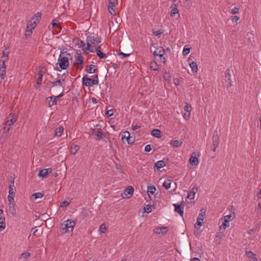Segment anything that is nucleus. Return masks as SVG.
<instances>
[{
    "instance_id": "nucleus-10",
    "label": "nucleus",
    "mask_w": 261,
    "mask_h": 261,
    "mask_svg": "<svg viewBox=\"0 0 261 261\" xmlns=\"http://www.w3.org/2000/svg\"><path fill=\"white\" fill-rule=\"evenodd\" d=\"M212 141H213V147L211 148V150L213 151H216V148L219 144L220 140L219 137L218 135L217 130H215L214 132L213 135L212 137Z\"/></svg>"
},
{
    "instance_id": "nucleus-34",
    "label": "nucleus",
    "mask_w": 261,
    "mask_h": 261,
    "mask_svg": "<svg viewBox=\"0 0 261 261\" xmlns=\"http://www.w3.org/2000/svg\"><path fill=\"white\" fill-rule=\"evenodd\" d=\"M233 218H234V216L231 214H229V215L224 216L223 220L225 222H229L230 221L232 220Z\"/></svg>"
},
{
    "instance_id": "nucleus-3",
    "label": "nucleus",
    "mask_w": 261,
    "mask_h": 261,
    "mask_svg": "<svg viewBox=\"0 0 261 261\" xmlns=\"http://www.w3.org/2000/svg\"><path fill=\"white\" fill-rule=\"evenodd\" d=\"M42 13L40 12H37L31 18V20L27 23V29H30V31H27L29 32V34L32 33V29H34L36 27V24L39 22Z\"/></svg>"
},
{
    "instance_id": "nucleus-48",
    "label": "nucleus",
    "mask_w": 261,
    "mask_h": 261,
    "mask_svg": "<svg viewBox=\"0 0 261 261\" xmlns=\"http://www.w3.org/2000/svg\"><path fill=\"white\" fill-rule=\"evenodd\" d=\"M7 60H3L2 63L0 64V70H6V66L5 64V62Z\"/></svg>"
},
{
    "instance_id": "nucleus-8",
    "label": "nucleus",
    "mask_w": 261,
    "mask_h": 261,
    "mask_svg": "<svg viewBox=\"0 0 261 261\" xmlns=\"http://www.w3.org/2000/svg\"><path fill=\"white\" fill-rule=\"evenodd\" d=\"M234 80V75L233 71L228 69L225 72L224 85L227 88L232 86V82Z\"/></svg>"
},
{
    "instance_id": "nucleus-14",
    "label": "nucleus",
    "mask_w": 261,
    "mask_h": 261,
    "mask_svg": "<svg viewBox=\"0 0 261 261\" xmlns=\"http://www.w3.org/2000/svg\"><path fill=\"white\" fill-rule=\"evenodd\" d=\"M8 211L13 216H15L16 215V210L15 208L16 204L14 202V199H11V200H8Z\"/></svg>"
},
{
    "instance_id": "nucleus-17",
    "label": "nucleus",
    "mask_w": 261,
    "mask_h": 261,
    "mask_svg": "<svg viewBox=\"0 0 261 261\" xmlns=\"http://www.w3.org/2000/svg\"><path fill=\"white\" fill-rule=\"evenodd\" d=\"M51 172V168L44 169L40 170L38 173L39 177H42L43 178L47 177V176Z\"/></svg>"
},
{
    "instance_id": "nucleus-5",
    "label": "nucleus",
    "mask_w": 261,
    "mask_h": 261,
    "mask_svg": "<svg viewBox=\"0 0 261 261\" xmlns=\"http://www.w3.org/2000/svg\"><path fill=\"white\" fill-rule=\"evenodd\" d=\"M93 79L89 78L86 75L82 78V83L83 86H90L98 84V74H96L92 75Z\"/></svg>"
},
{
    "instance_id": "nucleus-2",
    "label": "nucleus",
    "mask_w": 261,
    "mask_h": 261,
    "mask_svg": "<svg viewBox=\"0 0 261 261\" xmlns=\"http://www.w3.org/2000/svg\"><path fill=\"white\" fill-rule=\"evenodd\" d=\"M151 47H153L155 49L153 52V55L154 58H156L158 57L159 60L160 62L165 63L166 58L164 57L165 54V50L162 46H158L157 43H152L151 44Z\"/></svg>"
},
{
    "instance_id": "nucleus-44",
    "label": "nucleus",
    "mask_w": 261,
    "mask_h": 261,
    "mask_svg": "<svg viewBox=\"0 0 261 261\" xmlns=\"http://www.w3.org/2000/svg\"><path fill=\"white\" fill-rule=\"evenodd\" d=\"M184 110L186 112H191V106L188 103H186V106L184 107Z\"/></svg>"
},
{
    "instance_id": "nucleus-64",
    "label": "nucleus",
    "mask_w": 261,
    "mask_h": 261,
    "mask_svg": "<svg viewBox=\"0 0 261 261\" xmlns=\"http://www.w3.org/2000/svg\"><path fill=\"white\" fill-rule=\"evenodd\" d=\"M42 81V77L39 76L36 81V85H41Z\"/></svg>"
},
{
    "instance_id": "nucleus-51",
    "label": "nucleus",
    "mask_w": 261,
    "mask_h": 261,
    "mask_svg": "<svg viewBox=\"0 0 261 261\" xmlns=\"http://www.w3.org/2000/svg\"><path fill=\"white\" fill-rule=\"evenodd\" d=\"M6 72V70H0V77L2 79H4L5 78Z\"/></svg>"
},
{
    "instance_id": "nucleus-55",
    "label": "nucleus",
    "mask_w": 261,
    "mask_h": 261,
    "mask_svg": "<svg viewBox=\"0 0 261 261\" xmlns=\"http://www.w3.org/2000/svg\"><path fill=\"white\" fill-rule=\"evenodd\" d=\"M30 256V253L29 252H24L21 254V257H23L25 259H27Z\"/></svg>"
},
{
    "instance_id": "nucleus-30",
    "label": "nucleus",
    "mask_w": 261,
    "mask_h": 261,
    "mask_svg": "<svg viewBox=\"0 0 261 261\" xmlns=\"http://www.w3.org/2000/svg\"><path fill=\"white\" fill-rule=\"evenodd\" d=\"M171 144L174 147H180L182 144V142L178 140H174L171 141Z\"/></svg>"
},
{
    "instance_id": "nucleus-15",
    "label": "nucleus",
    "mask_w": 261,
    "mask_h": 261,
    "mask_svg": "<svg viewBox=\"0 0 261 261\" xmlns=\"http://www.w3.org/2000/svg\"><path fill=\"white\" fill-rule=\"evenodd\" d=\"M10 119L8 120L6 122V125L9 126L12 125L17 120V115L15 114H10Z\"/></svg>"
},
{
    "instance_id": "nucleus-41",
    "label": "nucleus",
    "mask_w": 261,
    "mask_h": 261,
    "mask_svg": "<svg viewBox=\"0 0 261 261\" xmlns=\"http://www.w3.org/2000/svg\"><path fill=\"white\" fill-rule=\"evenodd\" d=\"M117 55L120 56L121 59H123L124 58L128 57L130 56L129 54H124L122 52H120L117 54Z\"/></svg>"
},
{
    "instance_id": "nucleus-38",
    "label": "nucleus",
    "mask_w": 261,
    "mask_h": 261,
    "mask_svg": "<svg viewBox=\"0 0 261 261\" xmlns=\"http://www.w3.org/2000/svg\"><path fill=\"white\" fill-rule=\"evenodd\" d=\"M116 111V110L114 109H112L109 110H108L106 113L105 115L107 116L108 117H111L113 115V114L114 112Z\"/></svg>"
},
{
    "instance_id": "nucleus-27",
    "label": "nucleus",
    "mask_w": 261,
    "mask_h": 261,
    "mask_svg": "<svg viewBox=\"0 0 261 261\" xmlns=\"http://www.w3.org/2000/svg\"><path fill=\"white\" fill-rule=\"evenodd\" d=\"M64 130V128L62 126H59L56 128L55 129V136L59 137L61 136Z\"/></svg>"
},
{
    "instance_id": "nucleus-19",
    "label": "nucleus",
    "mask_w": 261,
    "mask_h": 261,
    "mask_svg": "<svg viewBox=\"0 0 261 261\" xmlns=\"http://www.w3.org/2000/svg\"><path fill=\"white\" fill-rule=\"evenodd\" d=\"M246 256L250 259V261H258L256 255L252 251H246Z\"/></svg>"
},
{
    "instance_id": "nucleus-7",
    "label": "nucleus",
    "mask_w": 261,
    "mask_h": 261,
    "mask_svg": "<svg viewBox=\"0 0 261 261\" xmlns=\"http://www.w3.org/2000/svg\"><path fill=\"white\" fill-rule=\"evenodd\" d=\"M64 53H66L67 55H70L69 54L67 53V52L63 53L61 52V54L59 56V59H58V63L59 65V67L61 68V69H66L69 65V62L68 58L67 57H62V54H63Z\"/></svg>"
},
{
    "instance_id": "nucleus-54",
    "label": "nucleus",
    "mask_w": 261,
    "mask_h": 261,
    "mask_svg": "<svg viewBox=\"0 0 261 261\" xmlns=\"http://www.w3.org/2000/svg\"><path fill=\"white\" fill-rule=\"evenodd\" d=\"M106 229V226L105 224H101L99 228V230L100 231V232L101 233H104Z\"/></svg>"
},
{
    "instance_id": "nucleus-57",
    "label": "nucleus",
    "mask_w": 261,
    "mask_h": 261,
    "mask_svg": "<svg viewBox=\"0 0 261 261\" xmlns=\"http://www.w3.org/2000/svg\"><path fill=\"white\" fill-rule=\"evenodd\" d=\"M195 197V195H192V191H189L188 192V196H187V198L190 199H193Z\"/></svg>"
},
{
    "instance_id": "nucleus-16",
    "label": "nucleus",
    "mask_w": 261,
    "mask_h": 261,
    "mask_svg": "<svg viewBox=\"0 0 261 261\" xmlns=\"http://www.w3.org/2000/svg\"><path fill=\"white\" fill-rule=\"evenodd\" d=\"M168 228L166 226H163V227H156L155 229L154 232L156 234H160L162 233V234H165L168 231Z\"/></svg>"
},
{
    "instance_id": "nucleus-13",
    "label": "nucleus",
    "mask_w": 261,
    "mask_h": 261,
    "mask_svg": "<svg viewBox=\"0 0 261 261\" xmlns=\"http://www.w3.org/2000/svg\"><path fill=\"white\" fill-rule=\"evenodd\" d=\"M174 211L177 213L181 217L184 215V202L182 201L180 204H173Z\"/></svg>"
},
{
    "instance_id": "nucleus-49",
    "label": "nucleus",
    "mask_w": 261,
    "mask_h": 261,
    "mask_svg": "<svg viewBox=\"0 0 261 261\" xmlns=\"http://www.w3.org/2000/svg\"><path fill=\"white\" fill-rule=\"evenodd\" d=\"M78 42H77V44L81 46V47H82L83 48H84V47H86V44L84 42V41H82V40H79L78 39L77 40Z\"/></svg>"
},
{
    "instance_id": "nucleus-25",
    "label": "nucleus",
    "mask_w": 261,
    "mask_h": 261,
    "mask_svg": "<svg viewBox=\"0 0 261 261\" xmlns=\"http://www.w3.org/2000/svg\"><path fill=\"white\" fill-rule=\"evenodd\" d=\"M166 166L164 160L159 161L155 163V166L157 168L158 170H160L161 168Z\"/></svg>"
},
{
    "instance_id": "nucleus-29",
    "label": "nucleus",
    "mask_w": 261,
    "mask_h": 261,
    "mask_svg": "<svg viewBox=\"0 0 261 261\" xmlns=\"http://www.w3.org/2000/svg\"><path fill=\"white\" fill-rule=\"evenodd\" d=\"M43 194L41 193H40V192L35 193L32 195L31 199L33 201H34L38 198L43 197Z\"/></svg>"
},
{
    "instance_id": "nucleus-58",
    "label": "nucleus",
    "mask_w": 261,
    "mask_h": 261,
    "mask_svg": "<svg viewBox=\"0 0 261 261\" xmlns=\"http://www.w3.org/2000/svg\"><path fill=\"white\" fill-rule=\"evenodd\" d=\"M152 33L153 35H154L155 36H160V35L162 33V32L161 31V30H158V31H154L152 32Z\"/></svg>"
},
{
    "instance_id": "nucleus-33",
    "label": "nucleus",
    "mask_w": 261,
    "mask_h": 261,
    "mask_svg": "<svg viewBox=\"0 0 261 261\" xmlns=\"http://www.w3.org/2000/svg\"><path fill=\"white\" fill-rule=\"evenodd\" d=\"M80 149V146L77 145H74L71 147V153L75 154Z\"/></svg>"
},
{
    "instance_id": "nucleus-12",
    "label": "nucleus",
    "mask_w": 261,
    "mask_h": 261,
    "mask_svg": "<svg viewBox=\"0 0 261 261\" xmlns=\"http://www.w3.org/2000/svg\"><path fill=\"white\" fill-rule=\"evenodd\" d=\"M63 91H64V89H63L62 92L58 96H51L48 97L47 98V100H48V105L50 106L56 105L57 100L59 99L60 97H62L64 95Z\"/></svg>"
},
{
    "instance_id": "nucleus-35",
    "label": "nucleus",
    "mask_w": 261,
    "mask_h": 261,
    "mask_svg": "<svg viewBox=\"0 0 261 261\" xmlns=\"http://www.w3.org/2000/svg\"><path fill=\"white\" fill-rule=\"evenodd\" d=\"M163 77L165 81H167L168 83L170 82L171 75L169 73L165 72L163 74Z\"/></svg>"
},
{
    "instance_id": "nucleus-1",
    "label": "nucleus",
    "mask_w": 261,
    "mask_h": 261,
    "mask_svg": "<svg viewBox=\"0 0 261 261\" xmlns=\"http://www.w3.org/2000/svg\"><path fill=\"white\" fill-rule=\"evenodd\" d=\"M86 41V47H84V48L82 49L84 53L86 55L88 54V51L91 53L94 52V50L91 48V47L93 46H96V44H98L99 43H100L101 38L98 37L97 35L91 34L90 35L87 36Z\"/></svg>"
},
{
    "instance_id": "nucleus-61",
    "label": "nucleus",
    "mask_w": 261,
    "mask_h": 261,
    "mask_svg": "<svg viewBox=\"0 0 261 261\" xmlns=\"http://www.w3.org/2000/svg\"><path fill=\"white\" fill-rule=\"evenodd\" d=\"M151 150V146L150 145H147L145 147V152H149L150 150Z\"/></svg>"
},
{
    "instance_id": "nucleus-11",
    "label": "nucleus",
    "mask_w": 261,
    "mask_h": 261,
    "mask_svg": "<svg viewBox=\"0 0 261 261\" xmlns=\"http://www.w3.org/2000/svg\"><path fill=\"white\" fill-rule=\"evenodd\" d=\"M74 65L76 67L77 69L82 70L83 68L84 58L81 55L75 57Z\"/></svg>"
},
{
    "instance_id": "nucleus-20",
    "label": "nucleus",
    "mask_w": 261,
    "mask_h": 261,
    "mask_svg": "<svg viewBox=\"0 0 261 261\" xmlns=\"http://www.w3.org/2000/svg\"><path fill=\"white\" fill-rule=\"evenodd\" d=\"M190 164L192 166H196L199 163L198 159L196 156L195 152H193L189 160Z\"/></svg>"
},
{
    "instance_id": "nucleus-9",
    "label": "nucleus",
    "mask_w": 261,
    "mask_h": 261,
    "mask_svg": "<svg viewBox=\"0 0 261 261\" xmlns=\"http://www.w3.org/2000/svg\"><path fill=\"white\" fill-rule=\"evenodd\" d=\"M8 189L9 195L8 196V200H14L16 192V188L14 186V178L9 181Z\"/></svg>"
},
{
    "instance_id": "nucleus-42",
    "label": "nucleus",
    "mask_w": 261,
    "mask_h": 261,
    "mask_svg": "<svg viewBox=\"0 0 261 261\" xmlns=\"http://www.w3.org/2000/svg\"><path fill=\"white\" fill-rule=\"evenodd\" d=\"M190 52V48L186 47V46L184 47L182 54L184 56L188 55Z\"/></svg>"
},
{
    "instance_id": "nucleus-60",
    "label": "nucleus",
    "mask_w": 261,
    "mask_h": 261,
    "mask_svg": "<svg viewBox=\"0 0 261 261\" xmlns=\"http://www.w3.org/2000/svg\"><path fill=\"white\" fill-rule=\"evenodd\" d=\"M191 191L193 195H195L196 193L198 191V188L197 187H193Z\"/></svg>"
},
{
    "instance_id": "nucleus-22",
    "label": "nucleus",
    "mask_w": 261,
    "mask_h": 261,
    "mask_svg": "<svg viewBox=\"0 0 261 261\" xmlns=\"http://www.w3.org/2000/svg\"><path fill=\"white\" fill-rule=\"evenodd\" d=\"M98 71V69L96 67V66L94 65H90L88 66V68L85 69V71L89 73H93L97 72Z\"/></svg>"
},
{
    "instance_id": "nucleus-18",
    "label": "nucleus",
    "mask_w": 261,
    "mask_h": 261,
    "mask_svg": "<svg viewBox=\"0 0 261 261\" xmlns=\"http://www.w3.org/2000/svg\"><path fill=\"white\" fill-rule=\"evenodd\" d=\"M115 0H109L108 10L111 14L115 13Z\"/></svg>"
},
{
    "instance_id": "nucleus-47",
    "label": "nucleus",
    "mask_w": 261,
    "mask_h": 261,
    "mask_svg": "<svg viewBox=\"0 0 261 261\" xmlns=\"http://www.w3.org/2000/svg\"><path fill=\"white\" fill-rule=\"evenodd\" d=\"M150 207H151L150 205L147 204L144 206V209L145 212H146L147 213H149L151 212Z\"/></svg>"
},
{
    "instance_id": "nucleus-26",
    "label": "nucleus",
    "mask_w": 261,
    "mask_h": 261,
    "mask_svg": "<svg viewBox=\"0 0 261 261\" xmlns=\"http://www.w3.org/2000/svg\"><path fill=\"white\" fill-rule=\"evenodd\" d=\"M246 39H247L249 42L251 43L254 41V34L252 33H248L246 34Z\"/></svg>"
},
{
    "instance_id": "nucleus-63",
    "label": "nucleus",
    "mask_w": 261,
    "mask_h": 261,
    "mask_svg": "<svg viewBox=\"0 0 261 261\" xmlns=\"http://www.w3.org/2000/svg\"><path fill=\"white\" fill-rule=\"evenodd\" d=\"M128 144H132L133 143H134V139H132L130 136H129V138H128L127 140H126Z\"/></svg>"
},
{
    "instance_id": "nucleus-39",
    "label": "nucleus",
    "mask_w": 261,
    "mask_h": 261,
    "mask_svg": "<svg viewBox=\"0 0 261 261\" xmlns=\"http://www.w3.org/2000/svg\"><path fill=\"white\" fill-rule=\"evenodd\" d=\"M0 223H5V218L3 211L0 208Z\"/></svg>"
},
{
    "instance_id": "nucleus-36",
    "label": "nucleus",
    "mask_w": 261,
    "mask_h": 261,
    "mask_svg": "<svg viewBox=\"0 0 261 261\" xmlns=\"http://www.w3.org/2000/svg\"><path fill=\"white\" fill-rule=\"evenodd\" d=\"M156 190V188L154 186L148 187L147 192L151 194H154Z\"/></svg>"
},
{
    "instance_id": "nucleus-40",
    "label": "nucleus",
    "mask_w": 261,
    "mask_h": 261,
    "mask_svg": "<svg viewBox=\"0 0 261 261\" xmlns=\"http://www.w3.org/2000/svg\"><path fill=\"white\" fill-rule=\"evenodd\" d=\"M178 13V10L177 8H172L171 10V16H173Z\"/></svg>"
},
{
    "instance_id": "nucleus-21",
    "label": "nucleus",
    "mask_w": 261,
    "mask_h": 261,
    "mask_svg": "<svg viewBox=\"0 0 261 261\" xmlns=\"http://www.w3.org/2000/svg\"><path fill=\"white\" fill-rule=\"evenodd\" d=\"M50 85L51 86L50 87H53L55 86L59 85L62 86L63 88L65 87V84L63 83L61 80H57L54 82H49V84H47V87H48Z\"/></svg>"
},
{
    "instance_id": "nucleus-62",
    "label": "nucleus",
    "mask_w": 261,
    "mask_h": 261,
    "mask_svg": "<svg viewBox=\"0 0 261 261\" xmlns=\"http://www.w3.org/2000/svg\"><path fill=\"white\" fill-rule=\"evenodd\" d=\"M239 10V8H238L237 7H234V8L231 9V13L232 14H237L238 13Z\"/></svg>"
},
{
    "instance_id": "nucleus-59",
    "label": "nucleus",
    "mask_w": 261,
    "mask_h": 261,
    "mask_svg": "<svg viewBox=\"0 0 261 261\" xmlns=\"http://www.w3.org/2000/svg\"><path fill=\"white\" fill-rule=\"evenodd\" d=\"M190 115H191V112H186L184 114V117L186 120H187L188 119H189L190 118Z\"/></svg>"
},
{
    "instance_id": "nucleus-45",
    "label": "nucleus",
    "mask_w": 261,
    "mask_h": 261,
    "mask_svg": "<svg viewBox=\"0 0 261 261\" xmlns=\"http://www.w3.org/2000/svg\"><path fill=\"white\" fill-rule=\"evenodd\" d=\"M97 56L100 59H103L106 57V55L105 53H102L101 51H98V53H96Z\"/></svg>"
},
{
    "instance_id": "nucleus-52",
    "label": "nucleus",
    "mask_w": 261,
    "mask_h": 261,
    "mask_svg": "<svg viewBox=\"0 0 261 261\" xmlns=\"http://www.w3.org/2000/svg\"><path fill=\"white\" fill-rule=\"evenodd\" d=\"M8 51L7 53H6L5 50L3 51V58H4L3 60L7 61L8 60Z\"/></svg>"
},
{
    "instance_id": "nucleus-28",
    "label": "nucleus",
    "mask_w": 261,
    "mask_h": 261,
    "mask_svg": "<svg viewBox=\"0 0 261 261\" xmlns=\"http://www.w3.org/2000/svg\"><path fill=\"white\" fill-rule=\"evenodd\" d=\"M190 66L191 68L192 71L194 73H196L198 70L197 64L196 62L193 61L190 63Z\"/></svg>"
},
{
    "instance_id": "nucleus-37",
    "label": "nucleus",
    "mask_w": 261,
    "mask_h": 261,
    "mask_svg": "<svg viewBox=\"0 0 261 261\" xmlns=\"http://www.w3.org/2000/svg\"><path fill=\"white\" fill-rule=\"evenodd\" d=\"M130 136V133L128 131H125L123 132V134L121 136L122 140H124V139H126L127 140L128 138H129Z\"/></svg>"
},
{
    "instance_id": "nucleus-32",
    "label": "nucleus",
    "mask_w": 261,
    "mask_h": 261,
    "mask_svg": "<svg viewBox=\"0 0 261 261\" xmlns=\"http://www.w3.org/2000/svg\"><path fill=\"white\" fill-rule=\"evenodd\" d=\"M171 180L170 179H167L165 180L163 184V186L167 190L169 189L171 187Z\"/></svg>"
},
{
    "instance_id": "nucleus-46",
    "label": "nucleus",
    "mask_w": 261,
    "mask_h": 261,
    "mask_svg": "<svg viewBox=\"0 0 261 261\" xmlns=\"http://www.w3.org/2000/svg\"><path fill=\"white\" fill-rule=\"evenodd\" d=\"M228 226H229V222H225L224 221L223 222L222 224L220 226V228L225 229Z\"/></svg>"
},
{
    "instance_id": "nucleus-53",
    "label": "nucleus",
    "mask_w": 261,
    "mask_h": 261,
    "mask_svg": "<svg viewBox=\"0 0 261 261\" xmlns=\"http://www.w3.org/2000/svg\"><path fill=\"white\" fill-rule=\"evenodd\" d=\"M202 225V222L199 220H197V222L195 224V228L198 229Z\"/></svg>"
},
{
    "instance_id": "nucleus-56",
    "label": "nucleus",
    "mask_w": 261,
    "mask_h": 261,
    "mask_svg": "<svg viewBox=\"0 0 261 261\" xmlns=\"http://www.w3.org/2000/svg\"><path fill=\"white\" fill-rule=\"evenodd\" d=\"M69 203L67 201H64L61 203L60 206L62 207H67L69 205Z\"/></svg>"
},
{
    "instance_id": "nucleus-31",
    "label": "nucleus",
    "mask_w": 261,
    "mask_h": 261,
    "mask_svg": "<svg viewBox=\"0 0 261 261\" xmlns=\"http://www.w3.org/2000/svg\"><path fill=\"white\" fill-rule=\"evenodd\" d=\"M150 67L151 69L154 71L159 70V65L155 62H151L150 64Z\"/></svg>"
},
{
    "instance_id": "nucleus-24",
    "label": "nucleus",
    "mask_w": 261,
    "mask_h": 261,
    "mask_svg": "<svg viewBox=\"0 0 261 261\" xmlns=\"http://www.w3.org/2000/svg\"><path fill=\"white\" fill-rule=\"evenodd\" d=\"M151 135L153 137L160 138L161 137V132L159 129H153L151 132Z\"/></svg>"
},
{
    "instance_id": "nucleus-43",
    "label": "nucleus",
    "mask_w": 261,
    "mask_h": 261,
    "mask_svg": "<svg viewBox=\"0 0 261 261\" xmlns=\"http://www.w3.org/2000/svg\"><path fill=\"white\" fill-rule=\"evenodd\" d=\"M205 215V212H203V213H200L198 217H197V220H199V221H203L204 218V216Z\"/></svg>"
},
{
    "instance_id": "nucleus-6",
    "label": "nucleus",
    "mask_w": 261,
    "mask_h": 261,
    "mask_svg": "<svg viewBox=\"0 0 261 261\" xmlns=\"http://www.w3.org/2000/svg\"><path fill=\"white\" fill-rule=\"evenodd\" d=\"M75 225V223L74 221L71 220H67L65 221V223L61 224L60 229L63 231V233L68 232H72Z\"/></svg>"
},
{
    "instance_id": "nucleus-23",
    "label": "nucleus",
    "mask_w": 261,
    "mask_h": 261,
    "mask_svg": "<svg viewBox=\"0 0 261 261\" xmlns=\"http://www.w3.org/2000/svg\"><path fill=\"white\" fill-rule=\"evenodd\" d=\"M134 191V188L132 186H129L124 190V194L126 196L127 198H129L133 195Z\"/></svg>"
},
{
    "instance_id": "nucleus-4",
    "label": "nucleus",
    "mask_w": 261,
    "mask_h": 261,
    "mask_svg": "<svg viewBox=\"0 0 261 261\" xmlns=\"http://www.w3.org/2000/svg\"><path fill=\"white\" fill-rule=\"evenodd\" d=\"M91 134L94 136V138L96 141H106V139H108L109 136L108 133H105L101 128L93 129Z\"/></svg>"
},
{
    "instance_id": "nucleus-50",
    "label": "nucleus",
    "mask_w": 261,
    "mask_h": 261,
    "mask_svg": "<svg viewBox=\"0 0 261 261\" xmlns=\"http://www.w3.org/2000/svg\"><path fill=\"white\" fill-rule=\"evenodd\" d=\"M51 25H52V27L53 28H54L55 27H58L59 28V26L58 24V20H56V19H54L52 22H51Z\"/></svg>"
}]
</instances>
